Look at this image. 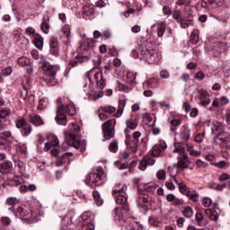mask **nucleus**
<instances>
[{"label": "nucleus", "instance_id": "f257e3e1", "mask_svg": "<svg viewBox=\"0 0 230 230\" xmlns=\"http://www.w3.org/2000/svg\"><path fill=\"white\" fill-rule=\"evenodd\" d=\"M106 85L103 79V72L98 67H93L88 72L87 78L84 79L83 91L88 96L89 100L96 102L100 98H103V91Z\"/></svg>", "mask_w": 230, "mask_h": 230}, {"label": "nucleus", "instance_id": "f03ea898", "mask_svg": "<svg viewBox=\"0 0 230 230\" xmlns=\"http://www.w3.org/2000/svg\"><path fill=\"white\" fill-rule=\"evenodd\" d=\"M188 0H178L172 12V19L180 24L181 28H190L193 24V11L190 8Z\"/></svg>", "mask_w": 230, "mask_h": 230}, {"label": "nucleus", "instance_id": "7ed1b4c3", "mask_svg": "<svg viewBox=\"0 0 230 230\" xmlns=\"http://www.w3.org/2000/svg\"><path fill=\"white\" fill-rule=\"evenodd\" d=\"M172 154H177L178 163L169 166L168 172L172 181H174L176 184H179L177 173L181 172L180 169L184 170V168H188V163H190V161L188 160L186 149H184V146H182L181 143L177 142V138H174V149L172 150Z\"/></svg>", "mask_w": 230, "mask_h": 230}, {"label": "nucleus", "instance_id": "20e7f679", "mask_svg": "<svg viewBox=\"0 0 230 230\" xmlns=\"http://www.w3.org/2000/svg\"><path fill=\"white\" fill-rule=\"evenodd\" d=\"M80 137V126L72 122L68 126V131L65 132V141L62 144L63 150H71L75 148L79 152H85V142L80 140H75Z\"/></svg>", "mask_w": 230, "mask_h": 230}, {"label": "nucleus", "instance_id": "39448f33", "mask_svg": "<svg viewBox=\"0 0 230 230\" xmlns=\"http://www.w3.org/2000/svg\"><path fill=\"white\" fill-rule=\"evenodd\" d=\"M112 195L115 197V202L121 205V207L114 209V218L115 220L121 222V220H125L127 215H128V205H127V185H122L121 189L113 190Z\"/></svg>", "mask_w": 230, "mask_h": 230}, {"label": "nucleus", "instance_id": "423d86ee", "mask_svg": "<svg viewBox=\"0 0 230 230\" xmlns=\"http://www.w3.org/2000/svg\"><path fill=\"white\" fill-rule=\"evenodd\" d=\"M155 41L152 34H147L146 37L141 38L137 47V58L143 60L152 50L155 49Z\"/></svg>", "mask_w": 230, "mask_h": 230}, {"label": "nucleus", "instance_id": "0eeeda50", "mask_svg": "<svg viewBox=\"0 0 230 230\" xmlns=\"http://www.w3.org/2000/svg\"><path fill=\"white\" fill-rule=\"evenodd\" d=\"M40 66L42 71H44V75L42 76L43 82L49 87H53L57 84V71H58V66L51 65L48 61L40 62Z\"/></svg>", "mask_w": 230, "mask_h": 230}, {"label": "nucleus", "instance_id": "6e6552de", "mask_svg": "<svg viewBox=\"0 0 230 230\" xmlns=\"http://www.w3.org/2000/svg\"><path fill=\"white\" fill-rule=\"evenodd\" d=\"M84 182L89 188H94V186H102L107 182V173L103 172L102 167H97L95 171L90 172L85 176Z\"/></svg>", "mask_w": 230, "mask_h": 230}, {"label": "nucleus", "instance_id": "1a4fd4ad", "mask_svg": "<svg viewBox=\"0 0 230 230\" xmlns=\"http://www.w3.org/2000/svg\"><path fill=\"white\" fill-rule=\"evenodd\" d=\"M16 217H19L22 220H39V217H42L44 212L40 209V207H36L33 210H30L26 208H18L17 211L14 212Z\"/></svg>", "mask_w": 230, "mask_h": 230}, {"label": "nucleus", "instance_id": "9d476101", "mask_svg": "<svg viewBox=\"0 0 230 230\" xmlns=\"http://www.w3.org/2000/svg\"><path fill=\"white\" fill-rule=\"evenodd\" d=\"M122 80L127 84L117 82V89L118 91H122V93H128V91H130L136 84V74L132 72H127L123 75Z\"/></svg>", "mask_w": 230, "mask_h": 230}, {"label": "nucleus", "instance_id": "9b49d317", "mask_svg": "<svg viewBox=\"0 0 230 230\" xmlns=\"http://www.w3.org/2000/svg\"><path fill=\"white\" fill-rule=\"evenodd\" d=\"M114 127H116V119H110L102 124L103 141H107L114 137Z\"/></svg>", "mask_w": 230, "mask_h": 230}, {"label": "nucleus", "instance_id": "f8f14e48", "mask_svg": "<svg viewBox=\"0 0 230 230\" xmlns=\"http://www.w3.org/2000/svg\"><path fill=\"white\" fill-rule=\"evenodd\" d=\"M55 119L58 125H67V116H66V113L64 112V102H62L61 98L57 100V115Z\"/></svg>", "mask_w": 230, "mask_h": 230}, {"label": "nucleus", "instance_id": "ddd939ff", "mask_svg": "<svg viewBox=\"0 0 230 230\" xmlns=\"http://www.w3.org/2000/svg\"><path fill=\"white\" fill-rule=\"evenodd\" d=\"M81 218L84 221L83 226L79 230H94V215L93 212L86 211L81 215Z\"/></svg>", "mask_w": 230, "mask_h": 230}, {"label": "nucleus", "instance_id": "4468645a", "mask_svg": "<svg viewBox=\"0 0 230 230\" xmlns=\"http://www.w3.org/2000/svg\"><path fill=\"white\" fill-rule=\"evenodd\" d=\"M163 58L161 51L157 47L148 53L142 60L147 64H159V61Z\"/></svg>", "mask_w": 230, "mask_h": 230}, {"label": "nucleus", "instance_id": "2eb2a0df", "mask_svg": "<svg viewBox=\"0 0 230 230\" xmlns=\"http://www.w3.org/2000/svg\"><path fill=\"white\" fill-rule=\"evenodd\" d=\"M59 143L60 141L57 137H52L51 141L45 144L44 152H49V150H51L50 154L53 157L58 156L60 153L56 146H58Z\"/></svg>", "mask_w": 230, "mask_h": 230}, {"label": "nucleus", "instance_id": "dca6fc26", "mask_svg": "<svg viewBox=\"0 0 230 230\" xmlns=\"http://www.w3.org/2000/svg\"><path fill=\"white\" fill-rule=\"evenodd\" d=\"M166 148H168L166 142L161 140L158 144L153 146L151 152H149V155H151V157H161V154H163L164 150H166Z\"/></svg>", "mask_w": 230, "mask_h": 230}, {"label": "nucleus", "instance_id": "f3484780", "mask_svg": "<svg viewBox=\"0 0 230 230\" xmlns=\"http://www.w3.org/2000/svg\"><path fill=\"white\" fill-rule=\"evenodd\" d=\"M71 161H75V155L71 152H67L56 159V166H62V164L69 166Z\"/></svg>", "mask_w": 230, "mask_h": 230}, {"label": "nucleus", "instance_id": "a211bd4d", "mask_svg": "<svg viewBox=\"0 0 230 230\" xmlns=\"http://www.w3.org/2000/svg\"><path fill=\"white\" fill-rule=\"evenodd\" d=\"M137 204L140 208H146V206L152 205V196L148 194L138 191Z\"/></svg>", "mask_w": 230, "mask_h": 230}, {"label": "nucleus", "instance_id": "6ab92c4d", "mask_svg": "<svg viewBox=\"0 0 230 230\" xmlns=\"http://www.w3.org/2000/svg\"><path fill=\"white\" fill-rule=\"evenodd\" d=\"M225 0H203L201 3L202 8H208V10H217L218 6L224 5Z\"/></svg>", "mask_w": 230, "mask_h": 230}, {"label": "nucleus", "instance_id": "aec40b11", "mask_svg": "<svg viewBox=\"0 0 230 230\" xmlns=\"http://www.w3.org/2000/svg\"><path fill=\"white\" fill-rule=\"evenodd\" d=\"M199 100L200 105H202L203 107H208V105L211 104V94H209L208 91L199 90Z\"/></svg>", "mask_w": 230, "mask_h": 230}, {"label": "nucleus", "instance_id": "412c9836", "mask_svg": "<svg viewBox=\"0 0 230 230\" xmlns=\"http://www.w3.org/2000/svg\"><path fill=\"white\" fill-rule=\"evenodd\" d=\"M124 230H143V226L139 223L135 222L134 218L128 217L124 221Z\"/></svg>", "mask_w": 230, "mask_h": 230}, {"label": "nucleus", "instance_id": "4be33fe9", "mask_svg": "<svg viewBox=\"0 0 230 230\" xmlns=\"http://www.w3.org/2000/svg\"><path fill=\"white\" fill-rule=\"evenodd\" d=\"M205 125H207V127H210L212 134H217V132L220 133L222 130H224V126L222 123L215 119L205 121Z\"/></svg>", "mask_w": 230, "mask_h": 230}, {"label": "nucleus", "instance_id": "5701e85b", "mask_svg": "<svg viewBox=\"0 0 230 230\" xmlns=\"http://www.w3.org/2000/svg\"><path fill=\"white\" fill-rule=\"evenodd\" d=\"M155 183L149 182V183H142L138 186V191H142V193H149V195H154L155 193Z\"/></svg>", "mask_w": 230, "mask_h": 230}, {"label": "nucleus", "instance_id": "b1692460", "mask_svg": "<svg viewBox=\"0 0 230 230\" xmlns=\"http://www.w3.org/2000/svg\"><path fill=\"white\" fill-rule=\"evenodd\" d=\"M151 31L153 33H157L160 39H163V36L166 31V25L163 22L155 23L151 26Z\"/></svg>", "mask_w": 230, "mask_h": 230}, {"label": "nucleus", "instance_id": "393cba45", "mask_svg": "<svg viewBox=\"0 0 230 230\" xmlns=\"http://www.w3.org/2000/svg\"><path fill=\"white\" fill-rule=\"evenodd\" d=\"M8 182L10 186H21V184L24 183V180L19 175H13L12 173H9Z\"/></svg>", "mask_w": 230, "mask_h": 230}, {"label": "nucleus", "instance_id": "a878e982", "mask_svg": "<svg viewBox=\"0 0 230 230\" xmlns=\"http://www.w3.org/2000/svg\"><path fill=\"white\" fill-rule=\"evenodd\" d=\"M89 58H91L89 56L75 57L74 59L70 60L69 66H71V67H76V66H80V64H84V62H88Z\"/></svg>", "mask_w": 230, "mask_h": 230}, {"label": "nucleus", "instance_id": "bb28decb", "mask_svg": "<svg viewBox=\"0 0 230 230\" xmlns=\"http://www.w3.org/2000/svg\"><path fill=\"white\" fill-rule=\"evenodd\" d=\"M179 136L181 139H183V141H188L190 137H191V129H190L188 124H184L182 126V129L181 130Z\"/></svg>", "mask_w": 230, "mask_h": 230}, {"label": "nucleus", "instance_id": "cd10ccee", "mask_svg": "<svg viewBox=\"0 0 230 230\" xmlns=\"http://www.w3.org/2000/svg\"><path fill=\"white\" fill-rule=\"evenodd\" d=\"M64 113L68 114V116H75L76 114V108L73 102H68L63 104Z\"/></svg>", "mask_w": 230, "mask_h": 230}, {"label": "nucleus", "instance_id": "c85d7f7f", "mask_svg": "<svg viewBox=\"0 0 230 230\" xmlns=\"http://www.w3.org/2000/svg\"><path fill=\"white\" fill-rule=\"evenodd\" d=\"M29 121L34 127H40V125H44V120H42V118H40V115L32 114L29 117Z\"/></svg>", "mask_w": 230, "mask_h": 230}, {"label": "nucleus", "instance_id": "c756f323", "mask_svg": "<svg viewBox=\"0 0 230 230\" xmlns=\"http://www.w3.org/2000/svg\"><path fill=\"white\" fill-rule=\"evenodd\" d=\"M229 137V135L226 132H219L214 138L215 143L217 145H222L224 143H226L227 139Z\"/></svg>", "mask_w": 230, "mask_h": 230}, {"label": "nucleus", "instance_id": "7c9ffc66", "mask_svg": "<svg viewBox=\"0 0 230 230\" xmlns=\"http://www.w3.org/2000/svg\"><path fill=\"white\" fill-rule=\"evenodd\" d=\"M145 121L147 127H155V121H157V118L154 113H146L145 117Z\"/></svg>", "mask_w": 230, "mask_h": 230}, {"label": "nucleus", "instance_id": "2f4dec72", "mask_svg": "<svg viewBox=\"0 0 230 230\" xmlns=\"http://www.w3.org/2000/svg\"><path fill=\"white\" fill-rule=\"evenodd\" d=\"M157 78H151L143 83V89H155L157 87Z\"/></svg>", "mask_w": 230, "mask_h": 230}, {"label": "nucleus", "instance_id": "473e14b6", "mask_svg": "<svg viewBox=\"0 0 230 230\" xmlns=\"http://www.w3.org/2000/svg\"><path fill=\"white\" fill-rule=\"evenodd\" d=\"M185 196L191 200V202H199V199H200V195L195 190H189Z\"/></svg>", "mask_w": 230, "mask_h": 230}, {"label": "nucleus", "instance_id": "72a5a7b5", "mask_svg": "<svg viewBox=\"0 0 230 230\" xmlns=\"http://www.w3.org/2000/svg\"><path fill=\"white\" fill-rule=\"evenodd\" d=\"M18 202H19V199L17 198L9 197L6 199L5 204L6 206H12L11 208H9V211L15 213V208L13 206H15V204H17Z\"/></svg>", "mask_w": 230, "mask_h": 230}, {"label": "nucleus", "instance_id": "f704fd0d", "mask_svg": "<svg viewBox=\"0 0 230 230\" xmlns=\"http://www.w3.org/2000/svg\"><path fill=\"white\" fill-rule=\"evenodd\" d=\"M84 14L86 15V17H94V5L91 4L84 5Z\"/></svg>", "mask_w": 230, "mask_h": 230}, {"label": "nucleus", "instance_id": "c9c22d12", "mask_svg": "<svg viewBox=\"0 0 230 230\" xmlns=\"http://www.w3.org/2000/svg\"><path fill=\"white\" fill-rule=\"evenodd\" d=\"M126 105H127V101L125 100L119 101V108L117 112L115 113V118H121V116H123V111H125Z\"/></svg>", "mask_w": 230, "mask_h": 230}, {"label": "nucleus", "instance_id": "e433bc0d", "mask_svg": "<svg viewBox=\"0 0 230 230\" xmlns=\"http://www.w3.org/2000/svg\"><path fill=\"white\" fill-rule=\"evenodd\" d=\"M33 40V44L38 49H42V47L44 46V38L38 34L37 36H34L32 38Z\"/></svg>", "mask_w": 230, "mask_h": 230}, {"label": "nucleus", "instance_id": "4c0bfd02", "mask_svg": "<svg viewBox=\"0 0 230 230\" xmlns=\"http://www.w3.org/2000/svg\"><path fill=\"white\" fill-rule=\"evenodd\" d=\"M86 35L84 34L82 38L84 39L83 41L80 42V50L81 51H90L91 44L89 43V40H85Z\"/></svg>", "mask_w": 230, "mask_h": 230}, {"label": "nucleus", "instance_id": "58836bf2", "mask_svg": "<svg viewBox=\"0 0 230 230\" xmlns=\"http://www.w3.org/2000/svg\"><path fill=\"white\" fill-rule=\"evenodd\" d=\"M48 21H49V18L48 16H44L43 21L41 22V24H40L41 31H43V33H45L46 35L49 33V23H48Z\"/></svg>", "mask_w": 230, "mask_h": 230}, {"label": "nucleus", "instance_id": "ea45409f", "mask_svg": "<svg viewBox=\"0 0 230 230\" xmlns=\"http://www.w3.org/2000/svg\"><path fill=\"white\" fill-rule=\"evenodd\" d=\"M126 125L128 128H130V130L136 129L137 127V117L132 116L131 119L127 120Z\"/></svg>", "mask_w": 230, "mask_h": 230}, {"label": "nucleus", "instance_id": "a19ab883", "mask_svg": "<svg viewBox=\"0 0 230 230\" xmlns=\"http://www.w3.org/2000/svg\"><path fill=\"white\" fill-rule=\"evenodd\" d=\"M17 64L18 66H21V67H26L28 66H31V59L26 57H22L18 58Z\"/></svg>", "mask_w": 230, "mask_h": 230}, {"label": "nucleus", "instance_id": "79ce46f5", "mask_svg": "<svg viewBox=\"0 0 230 230\" xmlns=\"http://www.w3.org/2000/svg\"><path fill=\"white\" fill-rule=\"evenodd\" d=\"M195 218H196V222H197L198 226H199L200 227H202L204 226H208V221L206 220V218H204V216H202V214H200L199 212L196 213Z\"/></svg>", "mask_w": 230, "mask_h": 230}, {"label": "nucleus", "instance_id": "37998d69", "mask_svg": "<svg viewBox=\"0 0 230 230\" xmlns=\"http://www.w3.org/2000/svg\"><path fill=\"white\" fill-rule=\"evenodd\" d=\"M205 213L208 216L210 220H214V222L218 220V213L217 211L208 208L205 210Z\"/></svg>", "mask_w": 230, "mask_h": 230}, {"label": "nucleus", "instance_id": "c03bdc74", "mask_svg": "<svg viewBox=\"0 0 230 230\" xmlns=\"http://www.w3.org/2000/svg\"><path fill=\"white\" fill-rule=\"evenodd\" d=\"M15 163L16 168H18V172L21 175H24V172H26V164H23L22 161L17 160Z\"/></svg>", "mask_w": 230, "mask_h": 230}, {"label": "nucleus", "instance_id": "a18cd8bd", "mask_svg": "<svg viewBox=\"0 0 230 230\" xmlns=\"http://www.w3.org/2000/svg\"><path fill=\"white\" fill-rule=\"evenodd\" d=\"M49 103V101L48 100V98L40 97V102L38 105L39 111H44V109H46L48 107Z\"/></svg>", "mask_w": 230, "mask_h": 230}, {"label": "nucleus", "instance_id": "49530a36", "mask_svg": "<svg viewBox=\"0 0 230 230\" xmlns=\"http://www.w3.org/2000/svg\"><path fill=\"white\" fill-rule=\"evenodd\" d=\"M37 190V186L35 184L30 185H22L20 187V191L22 193H27V191H35Z\"/></svg>", "mask_w": 230, "mask_h": 230}, {"label": "nucleus", "instance_id": "de8ad7c7", "mask_svg": "<svg viewBox=\"0 0 230 230\" xmlns=\"http://www.w3.org/2000/svg\"><path fill=\"white\" fill-rule=\"evenodd\" d=\"M93 200L97 206L103 205V199H102V196L100 195V192L98 190H94L93 192Z\"/></svg>", "mask_w": 230, "mask_h": 230}, {"label": "nucleus", "instance_id": "09e8293b", "mask_svg": "<svg viewBox=\"0 0 230 230\" xmlns=\"http://www.w3.org/2000/svg\"><path fill=\"white\" fill-rule=\"evenodd\" d=\"M99 109L105 114H114L116 112V108L111 105H105Z\"/></svg>", "mask_w": 230, "mask_h": 230}, {"label": "nucleus", "instance_id": "8fccbe9b", "mask_svg": "<svg viewBox=\"0 0 230 230\" xmlns=\"http://www.w3.org/2000/svg\"><path fill=\"white\" fill-rule=\"evenodd\" d=\"M12 166H13L12 163L8 160L0 164V173H3V172H6L7 170H10Z\"/></svg>", "mask_w": 230, "mask_h": 230}, {"label": "nucleus", "instance_id": "3c124183", "mask_svg": "<svg viewBox=\"0 0 230 230\" xmlns=\"http://www.w3.org/2000/svg\"><path fill=\"white\" fill-rule=\"evenodd\" d=\"M225 187L226 185H222L220 183H216V182H210L208 184V188H210V190H215L216 191H222Z\"/></svg>", "mask_w": 230, "mask_h": 230}, {"label": "nucleus", "instance_id": "603ef678", "mask_svg": "<svg viewBox=\"0 0 230 230\" xmlns=\"http://www.w3.org/2000/svg\"><path fill=\"white\" fill-rule=\"evenodd\" d=\"M12 114V110L10 108H4L0 111V125H1V119H4L7 116H10Z\"/></svg>", "mask_w": 230, "mask_h": 230}, {"label": "nucleus", "instance_id": "864d4df0", "mask_svg": "<svg viewBox=\"0 0 230 230\" xmlns=\"http://www.w3.org/2000/svg\"><path fill=\"white\" fill-rule=\"evenodd\" d=\"M149 224L155 227H161L163 226V223L159 220V218L154 217H149Z\"/></svg>", "mask_w": 230, "mask_h": 230}, {"label": "nucleus", "instance_id": "5fc2aeb1", "mask_svg": "<svg viewBox=\"0 0 230 230\" xmlns=\"http://www.w3.org/2000/svg\"><path fill=\"white\" fill-rule=\"evenodd\" d=\"M176 184H178V188H179L181 193H182V195H186L187 192L190 191V188H188L186 183H184L182 181L181 182L178 181V183H176Z\"/></svg>", "mask_w": 230, "mask_h": 230}, {"label": "nucleus", "instance_id": "6e6d98bb", "mask_svg": "<svg viewBox=\"0 0 230 230\" xmlns=\"http://www.w3.org/2000/svg\"><path fill=\"white\" fill-rule=\"evenodd\" d=\"M156 179L158 181H166V171L164 169H160L156 172Z\"/></svg>", "mask_w": 230, "mask_h": 230}, {"label": "nucleus", "instance_id": "4d7b16f0", "mask_svg": "<svg viewBox=\"0 0 230 230\" xmlns=\"http://www.w3.org/2000/svg\"><path fill=\"white\" fill-rule=\"evenodd\" d=\"M22 136H25V137H28V136L31 134V126H30V124H26L24 127H22Z\"/></svg>", "mask_w": 230, "mask_h": 230}, {"label": "nucleus", "instance_id": "13d9d810", "mask_svg": "<svg viewBox=\"0 0 230 230\" xmlns=\"http://www.w3.org/2000/svg\"><path fill=\"white\" fill-rule=\"evenodd\" d=\"M182 215L183 217H186V218H191L193 215V209L190 207H187L182 210Z\"/></svg>", "mask_w": 230, "mask_h": 230}, {"label": "nucleus", "instance_id": "bf43d9fd", "mask_svg": "<svg viewBox=\"0 0 230 230\" xmlns=\"http://www.w3.org/2000/svg\"><path fill=\"white\" fill-rule=\"evenodd\" d=\"M221 153H222L223 157H225V159L230 158V147L223 146L221 148Z\"/></svg>", "mask_w": 230, "mask_h": 230}, {"label": "nucleus", "instance_id": "052dcab7", "mask_svg": "<svg viewBox=\"0 0 230 230\" xmlns=\"http://www.w3.org/2000/svg\"><path fill=\"white\" fill-rule=\"evenodd\" d=\"M26 33H27V35H30V37H31V39H33V38H35L36 36L39 35V33H36V32H35V29H33V27H28V28L26 29Z\"/></svg>", "mask_w": 230, "mask_h": 230}, {"label": "nucleus", "instance_id": "680f3d73", "mask_svg": "<svg viewBox=\"0 0 230 230\" xmlns=\"http://www.w3.org/2000/svg\"><path fill=\"white\" fill-rule=\"evenodd\" d=\"M12 73H13V69L12 68V66H7V67L2 69L3 76H10V75H12Z\"/></svg>", "mask_w": 230, "mask_h": 230}, {"label": "nucleus", "instance_id": "e2e57ef3", "mask_svg": "<svg viewBox=\"0 0 230 230\" xmlns=\"http://www.w3.org/2000/svg\"><path fill=\"white\" fill-rule=\"evenodd\" d=\"M204 137H206V134L204 132L199 133L195 136L194 141H196V143H202V141H204Z\"/></svg>", "mask_w": 230, "mask_h": 230}, {"label": "nucleus", "instance_id": "0e129e2a", "mask_svg": "<svg viewBox=\"0 0 230 230\" xmlns=\"http://www.w3.org/2000/svg\"><path fill=\"white\" fill-rule=\"evenodd\" d=\"M70 222L73 220V212H69L68 214H66L61 220L63 225H66V222Z\"/></svg>", "mask_w": 230, "mask_h": 230}, {"label": "nucleus", "instance_id": "69168bd1", "mask_svg": "<svg viewBox=\"0 0 230 230\" xmlns=\"http://www.w3.org/2000/svg\"><path fill=\"white\" fill-rule=\"evenodd\" d=\"M15 125H16V128H22L24 126H26V121L23 119H18L16 121H15Z\"/></svg>", "mask_w": 230, "mask_h": 230}, {"label": "nucleus", "instance_id": "338daca9", "mask_svg": "<svg viewBox=\"0 0 230 230\" xmlns=\"http://www.w3.org/2000/svg\"><path fill=\"white\" fill-rule=\"evenodd\" d=\"M160 77L163 78L164 80H168L170 78V72L166 69H163L160 71Z\"/></svg>", "mask_w": 230, "mask_h": 230}, {"label": "nucleus", "instance_id": "774afa93", "mask_svg": "<svg viewBox=\"0 0 230 230\" xmlns=\"http://www.w3.org/2000/svg\"><path fill=\"white\" fill-rule=\"evenodd\" d=\"M109 150L113 154L118 152V142H111L109 146Z\"/></svg>", "mask_w": 230, "mask_h": 230}]
</instances>
